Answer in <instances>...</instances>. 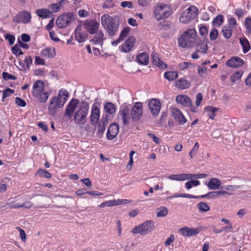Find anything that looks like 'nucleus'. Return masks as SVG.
<instances>
[{
	"label": "nucleus",
	"instance_id": "obj_1",
	"mask_svg": "<svg viewBox=\"0 0 251 251\" xmlns=\"http://www.w3.org/2000/svg\"><path fill=\"white\" fill-rule=\"evenodd\" d=\"M78 103L79 100L77 99H72L66 106L65 116L70 119L74 115L75 124L82 125L86 121L89 106L85 101L82 102L79 106Z\"/></svg>",
	"mask_w": 251,
	"mask_h": 251
},
{
	"label": "nucleus",
	"instance_id": "obj_45",
	"mask_svg": "<svg viewBox=\"0 0 251 251\" xmlns=\"http://www.w3.org/2000/svg\"><path fill=\"white\" fill-rule=\"evenodd\" d=\"M218 36V31L217 29L215 28H212L209 34V38L211 41L216 40Z\"/></svg>",
	"mask_w": 251,
	"mask_h": 251
},
{
	"label": "nucleus",
	"instance_id": "obj_36",
	"mask_svg": "<svg viewBox=\"0 0 251 251\" xmlns=\"http://www.w3.org/2000/svg\"><path fill=\"white\" fill-rule=\"evenodd\" d=\"M164 77L169 81H173L178 77V73L176 71H169L164 74Z\"/></svg>",
	"mask_w": 251,
	"mask_h": 251
},
{
	"label": "nucleus",
	"instance_id": "obj_10",
	"mask_svg": "<svg viewBox=\"0 0 251 251\" xmlns=\"http://www.w3.org/2000/svg\"><path fill=\"white\" fill-rule=\"evenodd\" d=\"M130 116L134 121L140 120L143 116V105L142 103L136 102L130 110Z\"/></svg>",
	"mask_w": 251,
	"mask_h": 251
},
{
	"label": "nucleus",
	"instance_id": "obj_43",
	"mask_svg": "<svg viewBox=\"0 0 251 251\" xmlns=\"http://www.w3.org/2000/svg\"><path fill=\"white\" fill-rule=\"evenodd\" d=\"M130 31V28L129 27H125L121 32L120 34L119 38L120 40H121L122 41L127 37V36L129 33Z\"/></svg>",
	"mask_w": 251,
	"mask_h": 251
},
{
	"label": "nucleus",
	"instance_id": "obj_28",
	"mask_svg": "<svg viewBox=\"0 0 251 251\" xmlns=\"http://www.w3.org/2000/svg\"><path fill=\"white\" fill-rule=\"evenodd\" d=\"M188 174H173L169 176L168 178L172 180L184 181L189 180Z\"/></svg>",
	"mask_w": 251,
	"mask_h": 251
},
{
	"label": "nucleus",
	"instance_id": "obj_22",
	"mask_svg": "<svg viewBox=\"0 0 251 251\" xmlns=\"http://www.w3.org/2000/svg\"><path fill=\"white\" fill-rule=\"evenodd\" d=\"M87 34L83 30L81 25H78L75 30V40L79 43L85 42Z\"/></svg>",
	"mask_w": 251,
	"mask_h": 251
},
{
	"label": "nucleus",
	"instance_id": "obj_35",
	"mask_svg": "<svg viewBox=\"0 0 251 251\" xmlns=\"http://www.w3.org/2000/svg\"><path fill=\"white\" fill-rule=\"evenodd\" d=\"M208 49L207 42L201 41L197 47L196 50L201 53H205Z\"/></svg>",
	"mask_w": 251,
	"mask_h": 251
},
{
	"label": "nucleus",
	"instance_id": "obj_49",
	"mask_svg": "<svg viewBox=\"0 0 251 251\" xmlns=\"http://www.w3.org/2000/svg\"><path fill=\"white\" fill-rule=\"evenodd\" d=\"M245 26L246 31L248 33H251V18H247L245 20Z\"/></svg>",
	"mask_w": 251,
	"mask_h": 251
},
{
	"label": "nucleus",
	"instance_id": "obj_23",
	"mask_svg": "<svg viewBox=\"0 0 251 251\" xmlns=\"http://www.w3.org/2000/svg\"><path fill=\"white\" fill-rule=\"evenodd\" d=\"M104 110L107 117H113L116 113V107L113 103L107 102L104 105Z\"/></svg>",
	"mask_w": 251,
	"mask_h": 251
},
{
	"label": "nucleus",
	"instance_id": "obj_17",
	"mask_svg": "<svg viewBox=\"0 0 251 251\" xmlns=\"http://www.w3.org/2000/svg\"><path fill=\"white\" fill-rule=\"evenodd\" d=\"M149 107L151 114L154 116H157L160 111V102L158 100L152 99L149 102Z\"/></svg>",
	"mask_w": 251,
	"mask_h": 251
},
{
	"label": "nucleus",
	"instance_id": "obj_14",
	"mask_svg": "<svg viewBox=\"0 0 251 251\" xmlns=\"http://www.w3.org/2000/svg\"><path fill=\"white\" fill-rule=\"evenodd\" d=\"M31 16L27 11H23L13 18V21L16 23L27 24L30 22Z\"/></svg>",
	"mask_w": 251,
	"mask_h": 251
},
{
	"label": "nucleus",
	"instance_id": "obj_63",
	"mask_svg": "<svg viewBox=\"0 0 251 251\" xmlns=\"http://www.w3.org/2000/svg\"><path fill=\"white\" fill-rule=\"evenodd\" d=\"M105 204L107 206H115L118 205L117 200L106 201Z\"/></svg>",
	"mask_w": 251,
	"mask_h": 251
},
{
	"label": "nucleus",
	"instance_id": "obj_58",
	"mask_svg": "<svg viewBox=\"0 0 251 251\" xmlns=\"http://www.w3.org/2000/svg\"><path fill=\"white\" fill-rule=\"evenodd\" d=\"M189 65H192V64L190 62H183L179 64L178 67L180 70H183L187 68Z\"/></svg>",
	"mask_w": 251,
	"mask_h": 251
},
{
	"label": "nucleus",
	"instance_id": "obj_12",
	"mask_svg": "<svg viewBox=\"0 0 251 251\" xmlns=\"http://www.w3.org/2000/svg\"><path fill=\"white\" fill-rule=\"evenodd\" d=\"M84 28L91 34H93L100 30L99 24L94 20H86L83 23Z\"/></svg>",
	"mask_w": 251,
	"mask_h": 251
},
{
	"label": "nucleus",
	"instance_id": "obj_15",
	"mask_svg": "<svg viewBox=\"0 0 251 251\" xmlns=\"http://www.w3.org/2000/svg\"><path fill=\"white\" fill-rule=\"evenodd\" d=\"M130 108L126 105H122L119 111V117L121 118L124 125H127L129 122L130 117L129 114Z\"/></svg>",
	"mask_w": 251,
	"mask_h": 251
},
{
	"label": "nucleus",
	"instance_id": "obj_61",
	"mask_svg": "<svg viewBox=\"0 0 251 251\" xmlns=\"http://www.w3.org/2000/svg\"><path fill=\"white\" fill-rule=\"evenodd\" d=\"M14 91L9 88L6 89L3 92V99H5L9 97L10 95L13 93Z\"/></svg>",
	"mask_w": 251,
	"mask_h": 251
},
{
	"label": "nucleus",
	"instance_id": "obj_47",
	"mask_svg": "<svg viewBox=\"0 0 251 251\" xmlns=\"http://www.w3.org/2000/svg\"><path fill=\"white\" fill-rule=\"evenodd\" d=\"M188 177L189 180L193 179H199L202 178L203 177H205L207 176V175L205 174H199L198 175H195L193 174H188Z\"/></svg>",
	"mask_w": 251,
	"mask_h": 251
},
{
	"label": "nucleus",
	"instance_id": "obj_8",
	"mask_svg": "<svg viewBox=\"0 0 251 251\" xmlns=\"http://www.w3.org/2000/svg\"><path fill=\"white\" fill-rule=\"evenodd\" d=\"M198 13V9L195 6L192 5L184 10L179 17V21L183 24L189 23L195 19Z\"/></svg>",
	"mask_w": 251,
	"mask_h": 251
},
{
	"label": "nucleus",
	"instance_id": "obj_32",
	"mask_svg": "<svg viewBox=\"0 0 251 251\" xmlns=\"http://www.w3.org/2000/svg\"><path fill=\"white\" fill-rule=\"evenodd\" d=\"M32 63V59L31 57L29 56H27L22 61L20 62V65L23 68V69L27 70L29 69Z\"/></svg>",
	"mask_w": 251,
	"mask_h": 251
},
{
	"label": "nucleus",
	"instance_id": "obj_27",
	"mask_svg": "<svg viewBox=\"0 0 251 251\" xmlns=\"http://www.w3.org/2000/svg\"><path fill=\"white\" fill-rule=\"evenodd\" d=\"M38 16L43 19L50 18L52 16V12L46 8H41L36 10Z\"/></svg>",
	"mask_w": 251,
	"mask_h": 251
},
{
	"label": "nucleus",
	"instance_id": "obj_3",
	"mask_svg": "<svg viewBox=\"0 0 251 251\" xmlns=\"http://www.w3.org/2000/svg\"><path fill=\"white\" fill-rule=\"evenodd\" d=\"M101 24L109 36H113L117 33L119 24L115 18L105 14L101 17Z\"/></svg>",
	"mask_w": 251,
	"mask_h": 251
},
{
	"label": "nucleus",
	"instance_id": "obj_48",
	"mask_svg": "<svg viewBox=\"0 0 251 251\" xmlns=\"http://www.w3.org/2000/svg\"><path fill=\"white\" fill-rule=\"evenodd\" d=\"M242 73L240 72H237L230 76V80L232 82H236L241 78Z\"/></svg>",
	"mask_w": 251,
	"mask_h": 251
},
{
	"label": "nucleus",
	"instance_id": "obj_6",
	"mask_svg": "<svg viewBox=\"0 0 251 251\" xmlns=\"http://www.w3.org/2000/svg\"><path fill=\"white\" fill-rule=\"evenodd\" d=\"M196 36L197 32L195 29H188L178 39L179 46L183 48L192 47L196 41Z\"/></svg>",
	"mask_w": 251,
	"mask_h": 251
},
{
	"label": "nucleus",
	"instance_id": "obj_30",
	"mask_svg": "<svg viewBox=\"0 0 251 251\" xmlns=\"http://www.w3.org/2000/svg\"><path fill=\"white\" fill-rule=\"evenodd\" d=\"M137 62L141 64L146 65L149 62V55L146 52H142L138 54L136 57Z\"/></svg>",
	"mask_w": 251,
	"mask_h": 251
},
{
	"label": "nucleus",
	"instance_id": "obj_53",
	"mask_svg": "<svg viewBox=\"0 0 251 251\" xmlns=\"http://www.w3.org/2000/svg\"><path fill=\"white\" fill-rule=\"evenodd\" d=\"M12 52L16 55H19L23 54L22 51L20 47L16 45L12 48Z\"/></svg>",
	"mask_w": 251,
	"mask_h": 251
},
{
	"label": "nucleus",
	"instance_id": "obj_44",
	"mask_svg": "<svg viewBox=\"0 0 251 251\" xmlns=\"http://www.w3.org/2000/svg\"><path fill=\"white\" fill-rule=\"evenodd\" d=\"M228 26L232 30L235 29L237 27V22L236 19L233 17L228 18Z\"/></svg>",
	"mask_w": 251,
	"mask_h": 251
},
{
	"label": "nucleus",
	"instance_id": "obj_64",
	"mask_svg": "<svg viewBox=\"0 0 251 251\" xmlns=\"http://www.w3.org/2000/svg\"><path fill=\"white\" fill-rule=\"evenodd\" d=\"M151 2L150 0H138V3L143 7L148 6Z\"/></svg>",
	"mask_w": 251,
	"mask_h": 251
},
{
	"label": "nucleus",
	"instance_id": "obj_46",
	"mask_svg": "<svg viewBox=\"0 0 251 251\" xmlns=\"http://www.w3.org/2000/svg\"><path fill=\"white\" fill-rule=\"evenodd\" d=\"M199 148V145L198 142H196L195 144L194 147L189 152V155L191 158H193L197 154Z\"/></svg>",
	"mask_w": 251,
	"mask_h": 251
},
{
	"label": "nucleus",
	"instance_id": "obj_41",
	"mask_svg": "<svg viewBox=\"0 0 251 251\" xmlns=\"http://www.w3.org/2000/svg\"><path fill=\"white\" fill-rule=\"evenodd\" d=\"M232 30H233L232 29L227 26H224L222 30V33L224 37L226 39L230 38L232 34Z\"/></svg>",
	"mask_w": 251,
	"mask_h": 251
},
{
	"label": "nucleus",
	"instance_id": "obj_25",
	"mask_svg": "<svg viewBox=\"0 0 251 251\" xmlns=\"http://www.w3.org/2000/svg\"><path fill=\"white\" fill-rule=\"evenodd\" d=\"M41 55L47 59L53 58L55 55V50L51 47L44 49L41 50Z\"/></svg>",
	"mask_w": 251,
	"mask_h": 251
},
{
	"label": "nucleus",
	"instance_id": "obj_52",
	"mask_svg": "<svg viewBox=\"0 0 251 251\" xmlns=\"http://www.w3.org/2000/svg\"><path fill=\"white\" fill-rule=\"evenodd\" d=\"M198 74L201 77H204L206 74V69L204 66H199L198 67Z\"/></svg>",
	"mask_w": 251,
	"mask_h": 251
},
{
	"label": "nucleus",
	"instance_id": "obj_18",
	"mask_svg": "<svg viewBox=\"0 0 251 251\" xmlns=\"http://www.w3.org/2000/svg\"><path fill=\"white\" fill-rule=\"evenodd\" d=\"M135 40L134 36L129 37L121 46L122 51L127 53L131 51L134 46Z\"/></svg>",
	"mask_w": 251,
	"mask_h": 251
},
{
	"label": "nucleus",
	"instance_id": "obj_16",
	"mask_svg": "<svg viewBox=\"0 0 251 251\" xmlns=\"http://www.w3.org/2000/svg\"><path fill=\"white\" fill-rule=\"evenodd\" d=\"M100 117V109L98 106L94 104L92 105L91 110L90 120L93 125H96L99 122Z\"/></svg>",
	"mask_w": 251,
	"mask_h": 251
},
{
	"label": "nucleus",
	"instance_id": "obj_7",
	"mask_svg": "<svg viewBox=\"0 0 251 251\" xmlns=\"http://www.w3.org/2000/svg\"><path fill=\"white\" fill-rule=\"evenodd\" d=\"M155 228V223L153 221L147 220L145 222L135 226L131 232L134 234L145 235L151 232Z\"/></svg>",
	"mask_w": 251,
	"mask_h": 251
},
{
	"label": "nucleus",
	"instance_id": "obj_55",
	"mask_svg": "<svg viewBox=\"0 0 251 251\" xmlns=\"http://www.w3.org/2000/svg\"><path fill=\"white\" fill-rule=\"evenodd\" d=\"M199 32L201 35L205 36L208 33V29L205 26L201 25L199 28Z\"/></svg>",
	"mask_w": 251,
	"mask_h": 251
},
{
	"label": "nucleus",
	"instance_id": "obj_31",
	"mask_svg": "<svg viewBox=\"0 0 251 251\" xmlns=\"http://www.w3.org/2000/svg\"><path fill=\"white\" fill-rule=\"evenodd\" d=\"M176 86L180 89H185L190 86V83L186 79H180L175 83Z\"/></svg>",
	"mask_w": 251,
	"mask_h": 251
},
{
	"label": "nucleus",
	"instance_id": "obj_40",
	"mask_svg": "<svg viewBox=\"0 0 251 251\" xmlns=\"http://www.w3.org/2000/svg\"><path fill=\"white\" fill-rule=\"evenodd\" d=\"M37 175H39L41 177H45L47 178H50L52 176L51 174L46 170L40 169L36 173Z\"/></svg>",
	"mask_w": 251,
	"mask_h": 251
},
{
	"label": "nucleus",
	"instance_id": "obj_50",
	"mask_svg": "<svg viewBox=\"0 0 251 251\" xmlns=\"http://www.w3.org/2000/svg\"><path fill=\"white\" fill-rule=\"evenodd\" d=\"M61 5V4L60 2L56 3L50 5L49 8L51 10L52 12L56 13L59 11Z\"/></svg>",
	"mask_w": 251,
	"mask_h": 251
},
{
	"label": "nucleus",
	"instance_id": "obj_20",
	"mask_svg": "<svg viewBox=\"0 0 251 251\" xmlns=\"http://www.w3.org/2000/svg\"><path fill=\"white\" fill-rule=\"evenodd\" d=\"M119 126L116 123L111 124L108 128L106 133V137L108 140H111L114 139L119 132Z\"/></svg>",
	"mask_w": 251,
	"mask_h": 251
},
{
	"label": "nucleus",
	"instance_id": "obj_34",
	"mask_svg": "<svg viewBox=\"0 0 251 251\" xmlns=\"http://www.w3.org/2000/svg\"><path fill=\"white\" fill-rule=\"evenodd\" d=\"M218 109V108L215 107L209 106L205 108V112H206L207 116L209 118L214 119L215 117V112Z\"/></svg>",
	"mask_w": 251,
	"mask_h": 251
},
{
	"label": "nucleus",
	"instance_id": "obj_37",
	"mask_svg": "<svg viewBox=\"0 0 251 251\" xmlns=\"http://www.w3.org/2000/svg\"><path fill=\"white\" fill-rule=\"evenodd\" d=\"M224 21V16L222 15H219L213 19L212 25L219 27L223 24Z\"/></svg>",
	"mask_w": 251,
	"mask_h": 251
},
{
	"label": "nucleus",
	"instance_id": "obj_38",
	"mask_svg": "<svg viewBox=\"0 0 251 251\" xmlns=\"http://www.w3.org/2000/svg\"><path fill=\"white\" fill-rule=\"evenodd\" d=\"M187 198L189 199H199L201 198V196H196L191 194H180L178 195H175L174 196L169 197L167 198V199H171L175 198Z\"/></svg>",
	"mask_w": 251,
	"mask_h": 251
},
{
	"label": "nucleus",
	"instance_id": "obj_33",
	"mask_svg": "<svg viewBox=\"0 0 251 251\" xmlns=\"http://www.w3.org/2000/svg\"><path fill=\"white\" fill-rule=\"evenodd\" d=\"M239 40H240V43L243 48V52L244 53H247V52H248L251 49V46H250L249 42L245 37L240 38Z\"/></svg>",
	"mask_w": 251,
	"mask_h": 251
},
{
	"label": "nucleus",
	"instance_id": "obj_21",
	"mask_svg": "<svg viewBox=\"0 0 251 251\" xmlns=\"http://www.w3.org/2000/svg\"><path fill=\"white\" fill-rule=\"evenodd\" d=\"M172 114L175 120L180 125H183L186 122V119L182 112L176 108L172 109Z\"/></svg>",
	"mask_w": 251,
	"mask_h": 251
},
{
	"label": "nucleus",
	"instance_id": "obj_57",
	"mask_svg": "<svg viewBox=\"0 0 251 251\" xmlns=\"http://www.w3.org/2000/svg\"><path fill=\"white\" fill-rule=\"evenodd\" d=\"M202 100V96L201 94V93H198L197 95L196 100V106H197V107H196V108L197 109V111L198 110H197V108L200 105L201 103Z\"/></svg>",
	"mask_w": 251,
	"mask_h": 251
},
{
	"label": "nucleus",
	"instance_id": "obj_19",
	"mask_svg": "<svg viewBox=\"0 0 251 251\" xmlns=\"http://www.w3.org/2000/svg\"><path fill=\"white\" fill-rule=\"evenodd\" d=\"M93 34L94 36L90 41L92 44L99 47H101L105 39L102 30H100Z\"/></svg>",
	"mask_w": 251,
	"mask_h": 251
},
{
	"label": "nucleus",
	"instance_id": "obj_2",
	"mask_svg": "<svg viewBox=\"0 0 251 251\" xmlns=\"http://www.w3.org/2000/svg\"><path fill=\"white\" fill-rule=\"evenodd\" d=\"M173 13L171 5L163 3H157L153 10V16L158 21L168 19Z\"/></svg>",
	"mask_w": 251,
	"mask_h": 251
},
{
	"label": "nucleus",
	"instance_id": "obj_9",
	"mask_svg": "<svg viewBox=\"0 0 251 251\" xmlns=\"http://www.w3.org/2000/svg\"><path fill=\"white\" fill-rule=\"evenodd\" d=\"M74 20L72 13H65L58 17L56 24L59 28H64L68 26Z\"/></svg>",
	"mask_w": 251,
	"mask_h": 251
},
{
	"label": "nucleus",
	"instance_id": "obj_59",
	"mask_svg": "<svg viewBox=\"0 0 251 251\" xmlns=\"http://www.w3.org/2000/svg\"><path fill=\"white\" fill-rule=\"evenodd\" d=\"M15 102L16 104L19 106L24 107L26 105V102L22 99L17 97L15 99Z\"/></svg>",
	"mask_w": 251,
	"mask_h": 251
},
{
	"label": "nucleus",
	"instance_id": "obj_42",
	"mask_svg": "<svg viewBox=\"0 0 251 251\" xmlns=\"http://www.w3.org/2000/svg\"><path fill=\"white\" fill-rule=\"evenodd\" d=\"M198 208L202 212H207L210 210V207L204 202H200L197 205Z\"/></svg>",
	"mask_w": 251,
	"mask_h": 251
},
{
	"label": "nucleus",
	"instance_id": "obj_62",
	"mask_svg": "<svg viewBox=\"0 0 251 251\" xmlns=\"http://www.w3.org/2000/svg\"><path fill=\"white\" fill-rule=\"evenodd\" d=\"M240 187V186L238 185H226L224 187V188L228 191H234Z\"/></svg>",
	"mask_w": 251,
	"mask_h": 251
},
{
	"label": "nucleus",
	"instance_id": "obj_24",
	"mask_svg": "<svg viewBox=\"0 0 251 251\" xmlns=\"http://www.w3.org/2000/svg\"><path fill=\"white\" fill-rule=\"evenodd\" d=\"M244 64V61L240 58L234 56L231 57L227 62L226 65L233 68L239 67Z\"/></svg>",
	"mask_w": 251,
	"mask_h": 251
},
{
	"label": "nucleus",
	"instance_id": "obj_13",
	"mask_svg": "<svg viewBox=\"0 0 251 251\" xmlns=\"http://www.w3.org/2000/svg\"><path fill=\"white\" fill-rule=\"evenodd\" d=\"M178 232L184 237H189L198 234L200 232V229L199 227L193 228L185 226L178 229Z\"/></svg>",
	"mask_w": 251,
	"mask_h": 251
},
{
	"label": "nucleus",
	"instance_id": "obj_60",
	"mask_svg": "<svg viewBox=\"0 0 251 251\" xmlns=\"http://www.w3.org/2000/svg\"><path fill=\"white\" fill-rule=\"evenodd\" d=\"M121 5L124 8L128 7L129 8H132L133 5L131 1H124L121 3Z\"/></svg>",
	"mask_w": 251,
	"mask_h": 251
},
{
	"label": "nucleus",
	"instance_id": "obj_5",
	"mask_svg": "<svg viewBox=\"0 0 251 251\" xmlns=\"http://www.w3.org/2000/svg\"><path fill=\"white\" fill-rule=\"evenodd\" d=\"M69 94L68 91L63 89H60L58 92L57 96L52 98L50 101L49 107L50 113H54L55 109L63 107L66 102Z\"/></svg>",
	"mask_w": 251,
	"mask_h": 251
},
{
	"label": "nucleus",
	"instance_id": "obj_11",
	"mask_svg": "<svg viewBox=\"0 0 251 251\" xmlns=\"http://www.w3.org/2000/svg\"><path fill=\"white\" fill-rule=\"evenodd\" d=\"M176 100L178 104L190 108L191 111L197 112V109L192 105L191 99L186 95H180L176 97Z\"/></svg>",
	"mask_w": 251,
	"mask_h": 251
},
{
	"label": "nucleus",
	"instance_id": "obj_29",
	"mask_svg": "<svg viewBox=\"0 0 251 251\" xmlns=\"http://www.w3.org/2000/svg\"><path fill=\"white\" fill-rule=\"evenodd\" d=\"M221 184V181L217 178H212L209 181L207 187L210 190H216Z\"/></svg>",
	"mask_w": 251,
	"mask_h": 251
},
{
	"label": "nucleus",
	"instance_id": "obj_56",
	"mask_svg": "<svg viewBox=\"0 0 251 251\" xmlns=\"http://www.w3.org/2000/svg\"><path fill=\"white\" fill-rule=\"evenodd\" d=\"M5 37V39L8 41L10 45H12L14 43L15 41V38L14 35L8 34H6Z\"/></svg>",
	"mask_w": 251,
	"mask_h": 251
},
{
	"label": "nucleus",
	"instance_id": "obj_39",
	"mask_svg": "<svg viewBox=\"0 0 251 251\" xmlns=\"http://www.w3.org/2000/svg\"><path fill=\"white\" fill-rule=\"evenodd\" d=\"M158 211L156 213L157 217H164L167 215L168 213V209L166 207H161L157 209Z\"/></svg>",
	"mask_w": 251,
	"mask_h": 251
},
{
	"label": "nucleus",
	"instance_id": "obj_4",
	"mask_svg": "<svg viewBox=\"0 0 251 251\" xmlns=\"http://www.w3.org/2000/svg\"><path fill=\"white\" fill-rule=\"evenodd\" d=\"M32 95L39 102H45L48 99L50 94L45 89L44 82L41 80H38L33 85Z\"/></svg>",
	"mask_w": 251,
	"mask_h": 251
},
{
	"label": "nucleus",
	"instance_id": "obj_54",
	"mask_svg": "<svg viewBox=\"0 0 251 251\" xmlns=\"http://www.w3.org/2000/svg\"><path fill=\"white\" fill-rule=\"evenodd\" d=\"M218 193L217 191H213L209 192L206 194L203 195L201 196V198H206V197H209V198H216L218 197Z\"/></svg>",
	"mask_w": 251,
	"mask_h": 251
},
{
	"label": "nucleus",
	"instance_id": "obj_26",
	"mask_svg": "<svg viewBox=\"0 0 251 251\" xmlns=\"http://www.w3.org/2000/svg\"><path fill=\"white\" fill-rule=\"evenodd\" d=\"M152 58L153 64L160 69H165L167 65L164 63L159 57L156 53H152Z\"/></svg>",
	"mask_w": 251,
	"mask_h": 251
},
{
	"label": "nucleus",
	"instance_id": "obj_51",
	"mask_svg": "<svg viewBox=\"0 0 251 251\" xmlns=\"http://www.w3.org/2000/svg\"><path fill=\"white\" fill-rule=\"evenodd\" d=\"M107 125V121L106 120L103 121L102 123H100L98 129V132L102 133L104 131Z\"/></svg>",
	"mask_w": 251,
	"mask_h": 251
}]
</instances>
